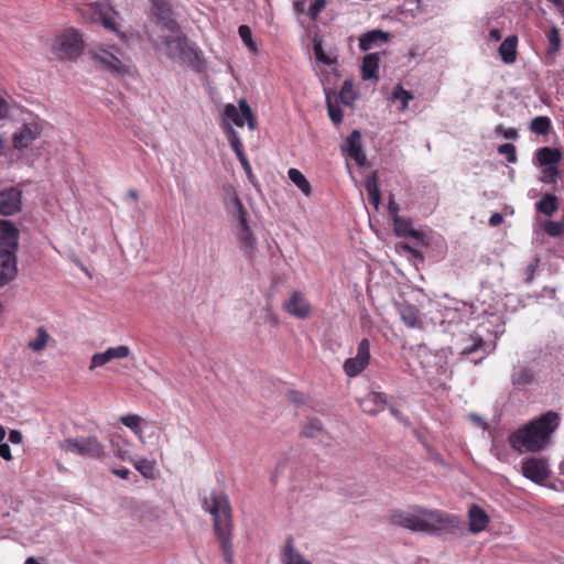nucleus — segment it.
I'll return each instance as SVG.
<instances>
[{
	"instance_id": "nucleus-1",
	"label": "nucleus",
	"mask_w": 564,
	"mask_h": 564,
	"mask_svg": "<svg viewBox=\"0 0 564 564\" xmlns=\"http://www.w3.org/2000/svg\"><path fill=\"white\" fill-rule=\"evenodd\" d=\"M414 513L405 510H393L390 522L413 532L430 534H458L466 530V522L457 516L438 510L413 507Z\"/></svg>"
},
{
	"instance_id": "nucleus-2",
	"label": "nucleus",
	"mask_w": 564,
	"mask_h": 564,
	"mask_svg": "<svg viewBox=\"0 0 564 564\" xmlns=\"http://www.w3.org/2000/svg\"><path fill=\"white\" fill-rule=\"evenodd\" d=\"M560 421L557 412L547 411L512 432L508 436L509 445L519 454L541 452L550 445Z\"/></svg>"
},
{
	"instance_id": "nucleus-3",
	"label": "nucleus",
	"mask_w": 564,
	"mask_h": 564,
	"mask_svg": "<svg viewBox=\"0 0 564 564\" xmlns=\"http://www.w3.org/2000/svg\"><path fill=\"white\" fill-rule=\"evenodd\" d=\"M203 508L213 517L214 533L219 541L223 557L227 564L234 563L232 514L229 499L224 492H212L204 498Z\"/></svg>"
},
{
	"instance_id": "nucleus-4",
	"label": "nucleus",
	"mask_w": 564,
	"mask_h": 564,
	"mask_svg": "<svg viewBox=\"0 0 564 564\" xmlns=\"http://www.w3.org/2000/svg\"><path fill=\"white\" fill-rule=\"evenodd\" d=\"M230 122H234L238 127H243L245 122H247L250 130H254L257 128V119L246 99L239 100L238 108L232 104L226 105L223 112V129L231 149L238 156L245 153L243 145L238 132L234 129Z\"/></svg>"
},
{
	"instance_id": "nucleus-5",
	"label": "nucleus",
	"mask_w": 564,
	"mask_h": 564,
	"mask_svg": "<svg viewBox=\"0 0 564 564\" xmlns=\"http://www.w3.org/2000/svg\"><path fill=\"white\" fill-rule=\"evenodd\" d=\"M61 449L88 458H100L105 454L104 445L97 436L69 437L59 443Z\"/></svg>"
},
{
	"instance_id": "nucleus-6",
	"label": "nucleus",
	"mask_w": 564,
	"mask_h": 564,
	"mask_svg": "<svg viewBox=\"0 0 564 564\" xmlns=\"http://www.w3.org/2000/svg\"><path fill=\"white\" fill-rule=\"evenodd\" d=\"M232 206L239 223L238 239L240 247L248 258H252L257 250V242L247 221V210L237 195L232 198Z\"/></svg>"
},
{
	"instance_id": "nucleus-7",
	"label": "nucleus",
	"mask_w": 564,
	"mask_h": 564,
	"mask_svg": "<svg viewBox=\"0 0 564 564\" xmlns=\"http://www.w3.org/2000/svg\"><path fill=\"white\" fill-rule=\"evenodd\" d=\"M84 48L82 34L74 29L67 30L57 37L55 44V52L62 59L77 58Z\"/></svg>"
},
{
	"instance_id": "nucleus-8",
	"label": "nucleus",
	"mask_w": 564,
	"mask_h": 564,
	"mask_svg": "<svg viewBox=\"0 0 564 564\" xmlns=\"http://www.w3.org/2000/svg\"><path fill=\"white\" fill-rule=\"evenodd\" d=\"M43 130V121L39 117H32L30 121H24L23 124L13 133L12 147L15 150L26 149L33 143Z\"/></svg>"
},
{
	"instance_id": "nucleus-9",
	"label": "nucleus",
	"mask_w": 564,
	"mask_h": 564,
	"mask_svg": "<svg viewBox=\"0 0 564 564\" xmlns=\"http://www.w3.org/2000/svg\"><path fill=\"white\" fill-rule=\"evenodd\" d=\"M151 12L155 23L164 31L173 34L181 33L180 24L174 18L172 6L167 0H151Z\"/></svg>"
},
{
	"instance_id": "nucleus-10",
	"label": "nucleus",
	"mask_w": 564,
	"mask_h": 564,
	"mask_svg": "<svg viewBox=\"0 0 564 564\" xmlns=\"http://www.w3.org/2000/svg\"><path fill=\"white\" fill-rule=\"evenodd\" d=\"M370 360V343L367 338L361 339L357 347V355L355 357L348 358L344 365L343 369L345 373L354 378L360 375L369 365Z\"/></svg>"
},
{
	"instance_id": "nucleus-11",
	"label": "nucleus",
	"mask_w": 564,
	"mask_h": 564,
	"mask_svg": "<svg viewBox=\"0 0 564 564\" xmlns=\"http://www.w3.org/2000/svg\"><path fill=\"white\" fill-rule=\"evenodd\" d=\"M19 249V230L8 221L0 220V254L15 256Z\"/></svg>"
},
{
	"instance_id": "nucleus-12",
	"label": "nucleus",
	"mask_w": 564,
	"mask_h": 564,
	"mask_svg": "<svg viewBox=\"0 0 564 564\" xmlns=\"http://www.w3.org/2000/svg\"><path fill=\"white\" fill-rule=\"evenodd\" d=\"M522 474L535 484H542L550 476L546 462L538 457H528L523 460Z\"/></svg>"
},
{
	"instance_id": "nucleus-13",
	"label": "nucleus",
	"mask_w": 564,
	"mask_h": 564,
	"mask_svg": "<svg viewBox=\"0 0 564 564\" xmlns=\"http://www.w3.org/2000/svg\"><path fill=\"white\" fill-rule=\"evenodd\" d=\"M22 191L18 187H9L0 191V215L12 216L21 210Z\"/></svg>"
},
{
	"instance_id": "nucleus-14",
	"label": "nucleus",
	"mask_w": 564,
	"mask_h": 564,
	"mask_svg": "<svg viewBox=\"0 0 564 564\" xmlns=\"http://www.w3.org/2000/svg\"><path fill=\"white\" fill-rule=\"evenodd\" d=\"M344 150L359 166H365L367 164V158L362 150L361 133L359 130H354L347 137Z\"/></svg>"
},
{
	"instance_id": "nucleus-15",
	"label": "nucleus",
	"mask_w": 564,
	"mask_h": 564,
	"mask_svg": "<svg viewBox=\"0 0 564 564\" xmlns=\"http://www.w3.org/2000/svg\"><path fill=\"white\" fill-rule=\"evenodd\" d=\"M129 354L130 349L128 346L121 345L117 347H110L104 352H97L93 355L89 369L93 370L97 367H102L116 358H126L129 356Z\"/></svg>"
},
{
	"instance_id": "nucleus-16",
	"label": "nucleus",
	"mask_w": 564,
	"mask_h": 564,
	"mask_svg": "<svg viewBox=\"0 0 564 564\" xmlns=\"http://www.w3.org/2000/svg\"><path fill=\"white\" fill-rule=\"evenodd\" d=\"M284 307L289 314L301 319H305L311 314V305L301 292H294Z\"/></svg>"
},
{
	"instance_id": "nucleus-17",
	"label": "nucleus",
	"mask_w": 564,
	"mask_h": 564,
	"mask_svg": "<svg viewBox=\"0 0 564 564\" xmlns=\"http://www.w3.org/2000/svg\"><path fill=\"white\" fill-rule=\"evenodd\" d=\"M386 405H388V398L382 392L372 391L360 400V408L370 415H377L384 410Z\"/></svg>"
},
{
	"instance_id": "nucleus-18",
	"label": "nucleus",
	"mask_w": 564,
	"mask_h": 564,
	"mask_svg": "<svg viewBox=\"0 0 564 564\" xmlns=\"http://www.w3.org/2000/svg\"><path fill=\"white\" fill-rule=\"evenodd\" d=\"M89 13L90 19L100 22L107 30L112 32H118L116 22L107 13L106 6L100 2L90 3L87 6L85 10V14Z\"/></svg>"
},
{
	"instance_id": "nucleus-19",
	"label": "nucleus",
	"mask_w": 564,
	"mask_h": 564,
	"mask_svg": "<svg viewBox=\"0 0 564 564\" xmlns=\"http://www.w3.org/2000/svg\"><path fill=\"white\" fill-rule=\"evenodd\" d=\"M94 59L100 63L106 69L115 75H123L128 73V66L108 51L96 53L94 55Z\"/></svg>"
},
{
	"instance_id": "nucleus-20",
	"label": "nucleus",
	"mask_w": 564,
	"mask_h": 564,
	"mask_svg": "<svg viewBox=\"0 0 564 564\" xmlns=\"http://www.w3.org/2000/svg\"><path fill=\"white\" fill-rule=\"evenodd\" d=\"M182 63L192 67L195 72L202 73L206 68V62L200 53L193 44L188 42L182 55L178 58Z\"/></svg>"
},
{
	"instance_id": "nucleus-21",
	"label": "nucleus",
	"mask_w": 564,
	"mask_h": 564,
	"mask_svg": "<svg viewBox=\"0 0 564 564\" xmlns=\"http://www.w3.org/2000/svg\"><path fill=\"white\" fill-rule=\"evenodd\" d=\"M398 312L402 322L410 328H423V321L420 310L409 303L398 305Z\"/></svg>"
},
{
	"instance_id": "nucleus-22",
	"label": "nucleus",
	"mask_w": 564,
	"mask_h": 564,
	"mask_svg": "<svg viewBox=\"0 0 564 564\" xmlns=\"http://www.w3.org/2000/svg\"><path fill=\"white\" fill-rule=\"evenodd\" d=\"M393 230L398 237L413 238L417 242H424V234L414 229L410 218L400 217L393 219Z\"/></svg>"
},
{
	"instance_id": "nucleus-23",
	"label": "nucleus",
	"mask_w": 564,
	"mask_h": 564,
	"mask_svg": "<svg viewBox=\"0 0 564 564\" xmlns=\"http://www.w3.org/2000/svg\"><path fill=\"white\" fill-rule=\"evenodd\" d=\"M468 518V530L475 534L484 531L489 522V518L485 510L477 505H473L469 508Z\"/></svg>"
},
{
	"instance_id": "nucleus-24",
	"label": "nucleus",
	"mask_w": 564,
	"mask_h": 564,
	"mask_svg": "<svg viewBox=\"0 0 564 564\" xmlns=\"http://www.w3.org/2000/svg\"><path fill=\"white\" fill-rule=\"evenodd\" d=\"M17 257L0 254V286H4L17 275Z\"/></svg>"
},
{
	"instance_id": "nucleus-25",
	"label": "nucleus",
	"mask_w": 564,
	"mask_h": 564,
	"mask_svg": "<svg viewBox=\"0 0 564 564\" xmlns=\"http://www.w3.org/2000/svg\"><path fill=\"white\" fill-rule=\"evenodd\" d=\"M390 39V33L382 30H371L362 34L359 39V48L362 52L371 50L373 46L386 43Z\"/></svg>"
},
{
	"instance_id": "nucleus-26",
	"label": "nucleus",
	"mask_w": 564,
	"mask_h": 564,
	"mask_svg": "<svg viewBox=\"0 0 564 564\" xmlns=\"http://www.w3.org/2000/svg\"><path fill=\"white\" fill-rule=\"evenodd\" d=\"M380 57L378 53L367 54L361 65V78L364 80H379Z\"/></svg>"
},
{
	"instance_id": "nucleus-27",
	"label": "nucleus",
	"mask_w": 564,
	"mask_h": 564,
	"mask_svg": "<svg viewBox=\"0 0 564 564\" xmlns=\"http://www.w3.org/2000/svg\"><path fill=\"white\" fill-rule=\"evenodd\" d=\"M365 188L368 194L369 203L378 209L381 204V192L379 188V175L378 171H373L366 177Z\"/></svg>"
},
{
	"instance_id": "nucleus-28",
	"label": "nucleus",
	"mask_w": 564,
	"mask_h": 564,
	"mask_svg": "<svg viewBox=\"0 0 564 564\" xmlns=\"http://www.w3.org/2000/svg\"><path fill=\"white\" fill-rule=\"evenodd\" d=\"M536 161L542 166H557L562 151L556 148L543 147L535 152Z\"/></svg>"
},
{
	"instance_id": "nucleus-29",
	"label": "nucleus",
	"mask_w": 564,
	"mask_h": 564,
	"mask_svg": "<svg viewBox=\"0 0 564 564\" xmlns=\"http://www.w3.org/2000/svg\"><path fill=\"white\" fill-rule=\"evenodd\" d=\"M163 43L167 48V55L171 58H180L182 52L188 44V40L184 34L176 36H164Z\"/></svg>"
},
{
	"instance_id": "nucleus-30",
	"label": "nucleus",
	"mask_w": 564,
	"mask_h": 564,
	"mask_svg": "<svg viewBox=\"0 0 564 564\" xmlns=\"http://www.w3.org/2000/svg\"><path fill=\"white\" fill-rule=\"evenodd\" d=\"M517 44H518V37L517 35H510L500 44L499 46V54L501 56V59L507 63L511 64L517 58Z\"/></svg>"
},
{
	"instance_id": "nucleus-31",
	"label": "nucleus",
	"mask_w": 564,
	"mask_h": 564,
	"mask_svg": "<svg viewBox=\"0 0 564 564\" xmlns=\"http://www.w3.org/2000/svg\"><path fill=\"white\" fill-rule=\"evenodd\" d=\"M284 564H312L306 561L299 552H295L292 536H288L284 553L282 556Z\"/></svg>"
},
{
	"instance_id": "nucleus-32",
	"label": "nucleus",
	"mask_w": 564,
	"mask_h": 564,
	"mask_svg": "<svg viewBox=\"0 0 564 564\" xmlns=\"http://www.w3.org/2000/svg\"><path fill=\"white\" fill-rule=\"evenodd\" d=\"M557 198L553 194H544L542 198L536 203V210L546 216H552L557 210Z\"/></svg>"
},
{
	"instance_id": "nucleus-33",
	"label": "nucleus",
	"mask_w": 564,
	"mask_h": 564,
	"mask_svg": "<svg viewBox=\"0 0 564 564\" xmlns=\"http://www.w3.org/2000/svg\"><path fill=\"white\" fill-rule=\"evenodd\" d=\"M323 433H324L323 423L317 417L308 419L303 425L302 435L307 438L319 437Z\"/></svg>"
},
{
	"instance_id": "nucleus-34",
	"label": "nucleus",
	"mask_w": 564,
	"mask_h": 564,
	"mask_svg": "<svg viewBox=\"0 0 564 564\" xmlns=\"http://www.w3.org/2000/svg\"><path fill=\"white\" fill-rule=\"evenodd\" d=\"M289 178L303 192L304 195L310 196L312 187L304 174L297 169H290L288 172Z\"/></svg>"
},
{
	"instance_id": "nucleus-35",
	"label": "nucleus",
	"mask_w": 564,
	"mask_h": 564,
	"mask_svg": "<svg viewBox=\"0 0 564 564\" xmlns=\"http://www.w3.org/2000/svg\"><path fill=\"white\" fill-rule=\"evenodd\" d=\"M551 128V120L545 116L535 117L530 122V130L538 135H546Z\"/></svg>"
},
{
	"instance_id": "nucleus-36",
	"label": "nucleus",
	"mask_w": 564,
	"mask_h": 564,
	"mask_svg": "<svg viewBox=\"0 0 564 564\" xmlns=\"http://www.w3.org/2000/svg\"><path fill=\"white\" fill-rule=\"evenodd\" d=\"M313 51L315 54V58L325 64V65H333L336 64V58H332L324 52L322 40L318 36H315L313 39Z\"/></svg>"
},
{
	"instance_id": "nucleus-37",
	"label": "nucleus",
	"mask_w": 564,
	"mask_h": 564,
	"mask_svg": "<svg viewBox=\"0 0 564 564\" xmlns=\"http://www.w3.org/2000/svg\"><path fill=\"white\" fill-rule=\"evenodd\" d=\"M464 340L471 341L470 345H467L465 347H457V351L460 355H470L479 349H481L485 345L484 339L479 336H464Z\"/></svg>"
},
{
	"instance_id": "nucleus-38",
	"label": "nucleus",
	"mask_w": 564,
	"mask_h": 564,
	"mask_svg": "<svg viewBox=\"0 0 564 564\" xmlns=\"http://www.w3.org/2000/svg\"><path fill=\"white\" fill-rule=\"evenodd\" d=\"M36 338L34 340H31L29 343V348H31L33 351H41L45 348L47 340L50 338V335L45 330L43 326H40L36 329Z\"/></svg>"
},
{
	"instance_id": "nucleus-39",
	"label": "nucleus",
	"mask_w": 564,
	"mask_h": 564,
	"mask_svg": "<svg viewBox=\"0 0 564 564\" xmlns=\"http://www.w3.org/2000/svg\"><path fill=\"white\" fill-rule=\"evenodd\" d=\"M121 423L130 429L135 435L142 438V430H141V417L135 414H129L126 416H121Z\"/></svg>"
},
{
	"instance_id": "nucleus-40",
	"label": "nucleus",
	"mask_w": 564,
	"mask_h": 564,
	"mask_svg": "<svg viewBox=\"0 0 564 564\" xmlns=\"http://www.w3.org/2000/svg\"><path fill=\"white\" fill-rule=\"evenodd\" d=\"M392 99L401 101V109L404 110L409 106V101L413 99L411 91L405 90L401 85H397L392 90Z\"/></svg>"
},
{
	"instance_id": "nucleus-41",
	"label": "nucleus",
	"mask_w": 564,
	"mask_h": 564,
	"mask_svg": "<svg viewBox=\"0 0 564 564\" xmlns=\"http://www.w3.org/2000/svg\"><path fill=\"white\" fill-rule=\"evenodd\" d=\"M131 464H133L134 468L144 477H151L153 475V464L145 459V458H140V459H134L133 458V462H130Z\"/></svg>"
},
{
	"instance_id": "nucleus-42",
	"label": "nucleus",
	"mask_w": 564,
	"mask_h": 564,
	"mask_svg": "<svg viewBox=\"0 0 564 564\" xmlns=\"http://www.w3.org/2000/svg\"><path fill=\"white\" fill-rule=\"evenodd\" d=\"M547 40H549L547 53L555 54L560 50V46H561V35H560V31L557 30L556 26H553L550 30V32L547 34Z\"/></svg>"
},
{
	"instance_id": "nucleus-43",
	"label": "nucleus",
	"mask_w": 564,
	"mask_h": 564,
	"mask_svg": "<svg viewBox=\"0 0 564 564\" xmlns=\"http://www.w3.org/2000/svg\"><path fill=\"white\" fill-rule=\"evenodd\" d=\"M339 98H340V101L347 106H349L351 104V101L355 99V94L352 90V83L350 80L347 79L344 82L340 93H339Z\"/></svg>"
},
{
	"instance_id": "nucleus-44",
	"label": "nucleus",
	"mask_w": 564,
	"mask_h": 564,
	"mask_svg": "<svg viewBox=\"0 0 564 564\" xmlns=\"http://www.w3.org/2000/svg\"><path fill=\"white\" fill-rule=\"evenodd\" d=\"M543 229L550 237H560L564 231V224L553 220H546L543 224Z\"/></svg>"
},
{
	"instance_id": "nucleus-45",
	"label": "nucleus",
	"mask_w": 564,
	"mask_h": 564,
	"mask_svg": "<svg viewBox=\"0 0 564 564\" xmlns=\"http://www.w3.org/2000/svg\"><path fill=\"white\" fill-rule=\"evenodd\" d=\"M326 101L330 120L333 121L334 124L340 123L343 121V110L340 109L339 106L334 105L330 101L329 97H327Z\"/></svg>"
},
{
	"instance_id": "nucleus-46",
	"label": "nucleus",
	"mask_w": 564,
	"mask_h": 564,
	"mask_svg": "<svg viewBox=\"0 0 564 564\" xmlns=\"http://www.w3.org/2000/svg\"><path fill=\"white\" fill-rule=\"evenodd\" d=\"M239 36L241 37L242 42L251 50L256 51V45L252 41V32L251 29L248 25H240L238 29Z\"/></svg>"
},
{
	"instance_id": "nucleus-47",
	"label": "nucleus",
	"mask_w": 564,
	"mask_h": 564,
	"mask_svg": "<svg viewBox=\"0 0 564 564\" xmlns=\"http://www.w3.org/2000/svg\"><path fill=\"white\" fill-rule=\"evenodd\" d=\"M237 158H238L243 171L246 172V175H247L249 182L253 185H257V178H256L254 174L252 173V169H251V165L249 163V160H248L246 153L238 155Z\"/></svg>"
},
{
	"instance_id": "nucleus-48",
	"label": "nucleus",
	"mask_w": 564,
	"mask_h": 564,
	"mask_svg": "<svg viewBox=\"0 0 564 564\" xmlns=\"http://www.w3.org/2000/svg\"><path fill=\"white\" fill-rule=\"evenodd\" d=\"M560 172L557 166H545L542 172L541 181L544 183H555Z\"/></svg>"
},
{
	"instance_id": "nucleus-49",
	"label": "nucleus",
	"mask_w": 564,
	"mask_h": 564,
	"mask_svg": "<svg viewBox=\"0 0 564 564\" xmlns=\"http://www.w3.org/2000/svg\"><path fill=\"white\" fill-rule=\"evenodd\" d=\"M498 153L506 155L510 163L517 162L516 148L511 143H505V144L499 145Z\"/></svg>"
},
{
	"instance_id": "nucleus-50",
	"label": "nucleus",
	"mask_w": 564,
	"mask_h": 564,
	"mask_svg": "<svg viewBox=\"0 0 564 564\" xmlns=\"http://www.w3.org/2000/svg\"><path fill=\"white\" fill-rule=\"evenodd\" d=\"M326 0H314L313 3L310 6L308 9V15L312 19H316L319 12L325 8Z\"/></svg>"
},
{
	"instance_id": "nucleus-51",
	"label": "nucleus",
	"mask_w": 564,
	"mask_h": 564,
	"mask_svg": "<svg viewBox=\"0 0 564 564\" xmlns=\"http://www.w3.org/2000/svg\"><path fill=\"white\" fill-rule=\"evenodd\" d=\"M112 446H113L115 456H117L118 458H120L122 460L133 462V457L131 456L129 449L119 447L118 444H116L113 441H112Z\"/></svg>"
},
{
	"instance_id": "nucleus-52",
	"label": "nucleus",
	"mask_w": 564,
	"mask_h": 564,
	"mask_svg": "<svg viewBox=\"0 0 564 564\" xmlns=\"http://www.w3.org/2000/svg\"><path fill=\"white\" fill-rule=\"evenodd\" d=\"M496 132L509 140H516L518 138V132L516 129H513V128L507 129L502 124H498L496 127Z\"/></svg>"
},
{
	"instance_id": "nucleus-53",
	"label": "nucleus",
	"mask_w": 564,
	"mask_h": 564,
	"mask_svg": "<svg viewBox=\"0 0 564 564\" xmlns=\"http://www.w3.org/2000/svg\"><path fill=\"white\" fill-rule=\"evenodd\" d=\"M399 210H400L399 205L391 197L388 202V212H389V215L391 216L392 220L401 217V216H399Z\"/></svg>"
},
{
	"instance_id": "nucleus-54",
	"label": "nucleus",
	"mask_w": 564,
	"mask_h": 564,
	"mask_svg": "<svg viewBox=\"0 0 564 564\" xmlns=\"http://www.w3.org/2000/svg\"><path fill=\"white\" fill-rule=\"evenodd\" d=\"M0 457L6 460L12 459L10 446L4 442L0 443Z\"/></svg>"
},
{
	"instance_id": "nucleus-55",
	"label": "nucleus",
	"mask_w": 564,
	"mask_h": 564,
	"mask_svg": "<svg viewBox=\"0 0 564 564\" xmlns=\"http://www.w3.org/2000/svg\"><path fill=\"white\" fill-rule=\"evenodd\" d=\"M402 249L410 256L416 258V259H420L421 261H423V254L421 251L412 248L411 246H409L408 243L403 245L402 246Z\"/></svg>"
},
{
	"instance_id": "nucleus-56",
	"label": "nucleus",
	"mask_w": 564,
	"mask_h": 564,
	"mask_svg": "<svg viewBox=\"0 0 564 564\" xmlns=\"http://www.w3.org/2000/svg\"><path fill=\"white\" fill-rule=\"evenodd\" d=\"M288 395H289V399L295 403V404H301L303 403V394L299 391H294V390H290L288 392Z\"/></svg>"
},
{
	"instance_id": "nucleus-57",
	"label": "nucleus",
	"mask_w": 564,
	"mask_h": 564,
	"mask_svg": "<svg viewBox=\"0 0 564 564\" xmlns=\"http://www.w3.org/2000/svg\"><path fill=\"white\" fill-rule=\"evenodd\" d=\"M503 221V216L500 213H494L489 218V225L491 227H497Z\"/></svg>"
},
{
	"instance_id": "nucleus-58",
	"label": "nucleus",
	"mask_w": 564,
	"mask_h": 564,
	"mask_svg": "<svg viewBox=\"0 0 564 564\" xmlns=\"http://www.w3.org/2000/svg\"><path fill=\"white\" fill-rule=\"evenodd\" d=\"M9 441L13 444H20L22 442V433L18 430H11L9 433Z\"/></svg>"
},
{
	"instance_id": "nucleus-59",
	"label": "nucleus",
	"mask_w": 564,
	"mask_h": 564,
	"mask_svg": "<svg viewBox=\"0 0 564 564\" xmlns=\"http://www.w3.org/2000/svg\"><path fill=\"white\" fill-rule=\"evenodd\" d=\"M111 473L122 479H128L130 475V470L127 468H113L111 469Z\"/></svg>"
},
{
	"instance_id": "nucleus-60",
	"label": "nucleus",
	"mask_w": 564,
	"mask_h": 564,
	"mask_svg": "<svg viewBox=\"0 0 564 564\" xmlns=\"http://www.w3.org/2000/svg\"><path fill=\"white\" fill-rule=\"evenodd\" d=\"M265 321L270 323L272 326L278 325L279 318L274 313H268L265 316Z\"/></svg>"
},
{
	"instance_id": "nucleus-61",
	"label": "nucleus",
	"mask_w": 564,
	"mask_h": 564,
	"mask_svg": "<svg viewBox=\"0 0 564 564\" xmlns=\"http://www.w3.org/2000/svg\"><path fill=\"white\" fill-rule=\"evenodd\" d=\"M490 37L494 40V41H500L502 35H501V31L498 30V29H492L490 30V33H489Z\"/></svg>"
},
{
	"instance_id": "nucleus-62",
	"label": "nucleus",
	"mask_w": 564,
	"mask_h": 564,
	"mask_svg": "<svg viewBox=\"0 0 564 564\" xmlns=\"http://www.w3.org/2000/svg\"><path fill=\"white\" fill-rule=\"evenodd\" d=\"M471 417L476 421V423L481 425L484 429L488 427V424L481 417L477 416L476 414H471Z\"/></svg>"
},
{
	"instance_id": "nucleus-63",
	"label": "nucleus",
	"mask_w": 564,
	"mask_h": 564,
	"mask_svg": "<svg viewBox=\"0 0 564 564\" xmlns=\"http://www.w3.org/2000/svg\"><path fill=\"white\" fill-rule=\"evenodd\" d=\"M7 115V106H6V102L0 99V119H2L3 117H6Z\"/></svg>"
},
{
	"instance_id": "nucleus-64",
	"label": "nucleus",
	"mask_w": 564,
	"mask_h": 564,
	"mask_svg": "<svg viewBox=\"0 0 564 564\" xmlns=\"http://www.w3.org/2000/svg\"><path fill=\"white\" fill-rule=\"evenodd\" d=\"M556 8L558 9V11L564 15V0H562L557 6Z\"/></svg>"
}]
</instances>
